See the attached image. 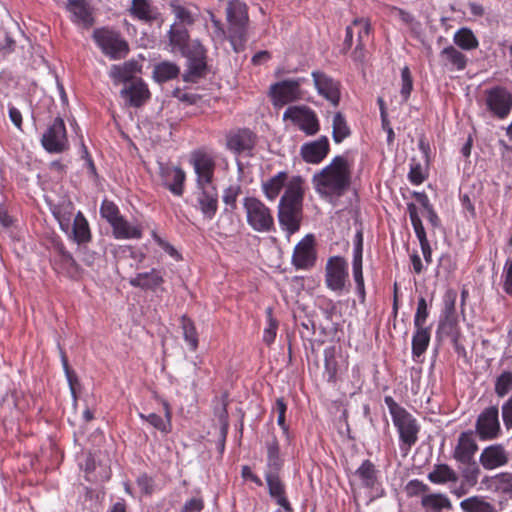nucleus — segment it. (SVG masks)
Masks as SVG:
<instances>
[{
	"label": "nucleus",
	"mask_w": 512,
	"mask_h": 512,
	"mask_svg": "<svg viewBox=\"0 0 512 512\" xmlns=\"http://www.w3.org/2000/svg\"><path fill=\"white\" fill-rule=\"evenodd\" d=\"M495 490L512 497V473L503 472L493 477Z\"/></svg>",
	"instance_id": "49"
},
{
	"label": "nucleus",
	"mask_w": 512,
	"mask_h": 512,
	"mask_svg": "<svg viewBox=\"0 0 512 512\" xmlns=\"http://www.w3.org/2000/svg\"><path fill=\"white\" fill-rule=\"evenodd\" d=\"M43 148L49 153H62L69 147L66 126L61 117H57L47 127L41 138Z\"/></svg>",
	"instance_id": "9"
},
{
	"label": "nucleus",
	"mask_w": 512,
	"mask_h": 512,
	"mask_svg": "<svg viewBox=\"0 0 512 512\" xmlns=\"http://www.w3.org/2000/svg\"><path fill=\"white\" fill-rule=\"evenodd\" d=\"M401 80H402V87H401L400 93H401V96L403 97V99L406 101L409 98L411 91L413 89L412 75H411V72H410V69L408 66H405L402 68Z\"/></svg>",
	"instance_id": "53"
},
{
	"label": "nucleus",
	"mask_w": 512,
	"mask_h": 512,
	"mask_svg": "<svg viewBox=\"0 0 512 512\" xmlns=\"http://www.w3.org/2000/svg\"><path fill=\"white\" fill-rule=\"evenodd\" d=\"M242 188L240 184H230L223 191L222 200L226 205L221 219L227 218L229 220V227L226 229L228 232H233L236 229V222L239 221L235 210L237 208V198L241 194ZM222 220H220L221 222Z\"/></svg>",
	"instance_id": "19"
},
{
	"label": "nucleus",
	"mask_w": 512,
	"mask_h": 512,
	"mask_svg": "<svg viewBox=\"0 0 512 512\" xmlns=\"http://www.w3.org/2000/svg\"><path fill=\"white\" fill-rule=\"evenodd\" d=\"M304 78L283 80L270 86V95L275 106H283L302 97L301 84Z\"/></svg>",
	"instance_id": "12"
},
{
	"label": "nucleus",
	"mask_w": 512,
	"mask_h": 512,
	"mask_svg": "<svg viewBox=\"0 0 512 512\" xmlns=\"http://www.w3.org/2000/svg\"><path fill=\"white\" fill-rule=\"evenodd\" d=\"M227 148L236 155L250 156L255 146V135L249 129H240L227 136Z\"/></svg>",
	"instance_id": "17"
},
{
	"label": "nucleus",
	"mask_w": 512,
	"mask_h": 512,
	"mask_svg": "<svg viewBox=\"0 0 512 512\" xmlns=\"http://www.w3.org/2000/svg\"><path fill=\"white\" fill-rule=\"evenodd\" d=\"M283 118L290 119L307 135H315L319 131V121L315 112L307 106H290Z\"/></svg>",
	"instance_id": "13"
},
{
	"label": "nucleus",
	"mask_w": 512,
	"mask_h": 512,
	"mask_svg": "<svg viewBox=\"0 0 512 512\" xmlns=\"http://www.w3.org/2000/svg\"><path fill=\"white\" fill-rule=\"evenodd\" d=\"M288 180V174L285 171H281L275 176L271 177L267 181L262 183V190L265 197L273 201L280 194L281 190L284 188Z\"/></svg>",
	"instance_id": "32"
},
{
	"label": "nucleus",
	"mask_w": 512,
	"mask_h": 512,
	"mask_svg": "<svg viewBox=\"0 0 512 512\" xmlns=\"http://www.w3.org/2000/svg\"><path fill=\"white\" fill-rule=\"evenodd\" d=\"M332 137L336 143H341L350 136L351 131L347 125L346 119L341 112H337L333 117Z\"/></svg>",
	"instance_id": "41"
},
{
	"label": "nucleus",
	"mask_w": 512,
	"mask_h": 512,
	"mask_svg": "<svg viewBox=\"0 0 512 512\" xmlns=\"http://www.w3.org/2000/svg\"><path fill=\"white\" fill-rule=\"evenodd\" d=\"M246 219L249 226L256 232H270L274 228L271 210L259 199L246 197L243 200Z\"/></svg>",
	"instance_id": "6"
},
{
	"label": "nucleus",
	"mask_w": 512,
	"mask_h": 512,
	"mask_svg": "<svg viewBox=\"0 0 512 512\" xmlns=\"http://www.w3.org/2000/svg\"><path fill=\"white\" fill-rule=\"evenodd\" d=\"M200 193L197 197V201L199 204V208L203 215L212 219L218 209V193L215 187H211L210 189L207 186L199 188Z\"/></svg>",
	"instance_id": "25"
},
{
	"label": "nucleus",
	"mask_w": 512,
	"mask_h": 512,
	"mask_svg": "<svg viewBox=\"0 0 512 512\" xmlns=\"http://www.w3.org/2000/svg\"><path fill=\"white\" fill-rule=\"evenodd\" d=\"M229 40L236 53L244 50L247 41V23L230 24Z\"/></svg>",
	"instance_id": "38"
},
{
	"label": "nucleus",
	"mask_w": 512,
	"mask_h": 512,
	"mask_svg": "<svg viewBox=\"0 0 512 512\" xmlns=\"http://www.w3.org/2000/svg\"><path fill=\"white\" fill-rule=\"evenodd\" d=\"M189 163L196 174L197 188H202L212 183L216 169V157L211 151L206 148L192 151Z\"/></svg>",
	"instance_id": "7"
},
{
	"label": "nucleus",
	"mask_w": 512,
	"mask_h": 512,
	"mask_svg": "<svg viewBox=\"0 0 512 512\" xmlns=\"http://www.w3.org/2000/svg\"><path fill=\"white\" fill-rule=\"evenodd\" d=\"M409 179L414 184H421L424 181L425 176L419 164L411 167Z\"/></svg>",
	"instance_id": "64"
},
{
	"label": "nucleus",
	"mask_w": 512,
	"mask_h": 512,
	"mask_svg": "<svg viewBox=\"0 0 512 512\" xmlns=\"http://www.w3.org/2000/svg\"><path fill=\"white\" fill-rule=\"evenodd\" d=\"M457 294L453 290H449L445 293L444 296V320H441L439 323L438 331L437 333L440 335L443 334H451L452 329L454 327V320L452 319L454 313H455V301H456Z\"/></svg>",
	"instance_id": "27"
},
{
	"label": "nucleus",
	"mask_w": 512,
	"mask_h": 512,
	"mask_svg": "<svg viewBox=\"0 0 512 512\" xmlns=\"http://www.w3.org/2000/svg\"><path fill=\"white\" fill-rule=\"evenodd\" d=\"M266 314L268 317V327L263 332V341L267 345H271L276 337V332L278 328V321L272 316V308L268 307L266 309Z\"/></svg>",
	"instance_id": "52"
},
{
	"label": "nucleus",
	"mask_w": 512,
	"mask_h": 512,
	"mask_svg": "<svg viewBox=\"0 0 512 512\" xmlns=\"http://www.w3.org/2000/svg\"><path fill=\"white\" fill-rule=\"evenodd\" d=\"M269 494L272 498L285 494V485L279 477V473H265Z\"/></svg>",
	"instance_id": "50"
},
{
	"label": "nucleus",
	"mask_w": 512,
	"mask_h": 512,
	"mask_svg": "<svg viewBox=\"0 0 512 512\" xmlns=\"http://www.w3.org/2000/svg\"><path fill=\"white\" fill-rule=\"evenodd\" d=\"M267 465L265 473H280L283 466V459L280 456L278 440L273 436L266 442Z\"/></svg>",
	"instance_id": "29"
},
{
	"label": "nucleus",
	"mask_w": 512,
	"mask_h": 512,
	"mask_svg": "<svg viewBox=\"0 0 512 512\" xmlns=\"http://www.w3.org/2000/svg\"><path fill=\"white\" fill-rule=\"evenodd\" d=\"M92 38L101 52L111 60L125 58L129 53L127 41L114 29L97 28L93 31Z\"/></svg>",
	"instance_id": "5"
},
{
	"label": "nucleus",
	"mask_w": 512,
	"mask_h": 512,
	"mask_svg": "<svg viewBox=\"0 0 512 512\" xmlns=\"http://www.w3.org/2000/svg\"><path fill=\"white\" fill-rule=\"evenodd\" d=\"M356 475L361 479L366 487H373L376 483L377 476L374 464L370 460H365L356 470Z\"/></svg>",
	"instance_id": "45"
},
{
	"label": "nucleus",
	"mask_w": 512,
	"mask_h": 512,
	"mask_svg": "<svg viewBox=\"0 0 512 512\" xmlns=\"http://www.w3.org/2000/svg\"><path fill=\"white\" fill-rule=\"evenodd\" d=\"M101 216L107 220V222L112 225L115 221H117L121 215L119 208L115 203L109 200H104L100 207Z\"/></svg>",
	"instance_id": "51"
},
{
	"label": "nucleus",
	"mask_w": 512,
	"mask_h": 512,
	"mask_svg": "<svg viewBox=\"0 0 512 512\" xmlns=\"http://www.w3.org/2000/svg\"><path fill=\"white\" fill-rule=\"evenodd\" d=\"M478 450V445L473 438L472 431L462 432L458 438L453 451V458L459 463H469L474 461V456Z\"/></svg>",
	"instance_id": "21"
},
{
	"label": "nucleus",
	"mask_w": 512,
	"mask_h": 512,
	"mask_svg": "<svg viewBox=\"0 0 512 512\" xmlns=\"http://www.w3.org/2000/svg\"><path fill=\"white\" fill-rule=\"evenodd\" d=\"M499 411L496 406L486 408L477 418L476 432L482 440L495 439L500 432Z\"/></svg>",
	"instance_id": "14"
},
{
	"label": "nucleus",
	"mask_w": 512,
	"mask_h": 512,
	"mask_svg": "<svg viewBox=\"0 0 512 512\" xmlns=\"http://www.w3.org/2000/svg\"><path fill=\"white\" fill-rule=\"evenodd\" d=\"M226 14L229 25L248 23L247 6L240 0H230L227 5Z\"/></svg>",
	"instance_id": "37"
},
{
	"label": "nucleus",
	"mask_w": 512,
	"mask_h": 512,
	"mask_svg": "<svg viewBox=\"0 0 512 512\" xmlns=\"http://www.w3.org/2000/svg\"><path fill=\"white\" fill-rule=\"evenodd\" d=\"M391 10L397 12L399 18L410 27L412 32H418V30L421 27V24L420 22L415 20L412 14L395 6L392 7Z\"/></svg>",
	"instance_id": "57"
},
{
	"label": "nucleus",
	"mask_w": 512,
	"mask_h": 512,
	"mask_svg": "<svg viewBox=\"0 0 512 512\" xmlns=\"http://www.w3.org/2000/svg\"><path fill=\"white\" fill-rule=\"evenodd\" d=\"M181 324L185 341L190 346V349L195 351L198 347V334L193 322L185 316H182Z\"/></svg>",
	"instance_id": "47"
},
{
	"label": "nucleus",
	"mask_w": 512,
	"mask_h": 512,
	"mask_svg": "<svg viewBox=\"0 0 512 512\" xmlns=\"http://www.w3.org/2000/svg\"><path fill=\"white\" fill-rule=\"evenodd\" d=\"M479 462L484 469L494 470L508 464L509 454L502 444H492L482 450Z\"/></svg>",
	"instance_id": "18"
},
{
	"label": "nucleus",
	"mask_w": 512,
	"mask_h": 512,
	"mask_svg": "<svg viewBox=\"0 0 512 512\" xmlns=\"http://www.w3.org/2000/svg\"><path fill=\"white\" fill-rule=\"evenodd\" d=\"M440 58L444 66L450 65L452 69L462 71L466 68L467 57L450 45L440 52Z\"/></svg>",
	"instance_id": "33"
},
{
	"label": "nucleus",
	"mask_w": 512,
	"mask_h": 512,
	"mask_svg": "<svg viewBox=\"0 0 512 512\" xmlns=\"http://www.w3.org/2000/svg\"><path fill=\"white\" fill-rule=\"evenodd\" d=\"M464 512H497L495 507L483 497L472 496L460 502Z\"/></svg>",
	"instance_id": "39"
},
{
	"label": "nucleus",
	"mask_w": 512,
	"mask_h": 512,
	"mask_svg": "<svg viewBox=\"0 0 512 512\" xmlns=\"http://www.w3.org/2000/svg\"><path fill=\"white\" fill-rule=\"evenodd\" d=\"M427 478L434 484L456 483L458 474L448 464H436Z\"/></svg>",
	"instance_id": "35"
},
{
	"label": "nucleus",
	"mask_w": 512,
	"mask_h": 512,
	"mask_svg": "<svg viewBox=\"0 0 512 512\" xmlns=\"http://www.w3.org/2000/svg\"><path fill=\"white\" fill-rule=\"evenodd\" d=\"M137 485L143 495H151L156 487L155 480L147 474H142L137 479Z\"/></svg>",
	"instance_id": "58"
},
{
	"label": "nucleus",
	"mask_w": 512,
	"mask_h": 512,
	"mask_svg": "<svg viewBox=\"0 0 512 512\" xmlns=\"http://www.w3.org/2000/svg\"><path fill=\"white\" fill-rule=\"evenodd\" d=\"M16 42L14 39L4 30H0V57L12 53L15 50Z\"/></svg>",
	"instance_id": "55"
},
{
	"label": "nucleus",
	"mask_w": 512,
	"mask_h": 512,
	"mask_svg": "<svg viewBox=\"0 0 512 512\" xmlns=\"http://www.w3.org/2000/svg\"><path fill=\"white\" fill-rule=\"evenodd\" d=\"M164 185L175 195L181 196L184 192L185 172L180 167H162Z\"/></svg>",
	"instance_id": "24"
},
{
	"label": "nucleus",
	"mask_w": 512,
	"mask_h": 512,
	"mask_svg": "<svg viewBox=\"0 0 512 512\" xmlns=\"http://www.w3.org/2000/svg\"><path fill=\"white\" fill-rule=\"evenodd\" d=\"M180 55L187 57L188 59V69L183 76L185 81L195 82L197 79L203 77L206 74V49L199 41H194L192 43L191 49L189 48L188 43L186 52Z\"/></svg>",
	"instance_id": "11"
},
{
	"label": "nucleus",
	"mask_w": 512,
	"mask_h": 512,
	"mask_svg": "<svg viewBox=\"0 0 512 512\" xmlns=\"http://www.w3.org/2000/svg\"><path fill=\"white\" fill-rule=\"evenodd\" d=\"M138 63L136 61H127L122 65H113L111 67L110 76L117 83H128L132 80H136L134 78V74L138 71Z\"/></svg>",
	"instance_id": "34"
},
{
	"label": "nucleus",
	"mask_w": 512,
	"mask_h": 512,
	"mask_svg": "<svg viewBox=\"0 0 512 512\" xmlns=\"http://www.w3.org/2000/svg\"><path fill=\"white\" fill-rule=\"evenodd\" d=\"M66 9L78 27L89 29L95 24L94 9L85 0H68Z\"/></svg>",
	"instance_id": "15"
},
{
	"label": "nucleus",
	"mask_w": 512,
	"mask_h": 512,
	"mask_svg": "<svg viewBox=\"0 0 512 512\" xmlns=\"http://www.w3.org/2000/svg\"><path fill=\"white\" fill-rule=\"evenodd\" d=\"M111 227L116 239H138L142 236L140 227L128 222L122 216Z\"/></svg>",
	"instance_id": "31"
},
{
	"label": "nucleus",
	"mask_w": 512,
	"mask_h": 512,
	"mask_svg": "<svg viewBox=\"0 0 512 512\" xmlns=\"http://www.w3.org/2000/svg\"><path fill=\"white\" fill-rule=\"evenodd\" d=\"M460 472L463 478V482L469 487H474L478 482V477L481 473L477 462L471 461L469 463L460 464Z\"/></svg>",
	"instance_id": "46"
},
{
	"label": "nucleus",
	"mask_w": 512,
	"mask_h": 512,
	"mask_svg": "<svg viewBox=\"0 0 512 512\" xmlns=\"http://www.w3.org/2000/svg\"><path fill=\"white\" fill-rule=\"evenodd\" d=\"M502 418L505 426L512 428V395L502 406Z\"/></svg>",
	"instance_id": "60"
},
{
	"label": "nucleus",
	"mask_w": 512,
	"mask_h": 512,
	"mask_svg": "<svg viewBox=\"0 0 512 512\" xmlns=\"http://www.w3.org/2000/svg\"><path fill=\"white\" fill-rule=\"evenodd\" d=\"M130 12L135 18L145 22L157 18V9L152 7L148 0H132Z\"/></svg>",
	"instance_id": "36"
},
{
	"label": "nucleus",
	"mask_w": 512,
	"mask_h": 512,
	"mask_svg": "<svg viewBox=\"0 0 512 512\" xmlns=\"http://www.w3.org/2000/svg\"><path fill=\"white\" fill-rule=\"evenodd\" d=\"M495 393L498 397L502 398L512 390V372H502L495 381Z\"/></svg>",
	"instance_id": "48"
},
{
	"label": "nucleus",
	"mask_w": 512,
	"mask_h": 512,
	"mask_svg": "<svg viewBox=\"0 0 512 512\" xmlns=\"http://www.w3.org/2000/svg\"><path fill=\"white\" fill-rule=\"evenodd\" d=\"M503 289L507 294L512 295V260L506 263Z\"/></svg>",
	"instance_id": "63"
},
{
	"label": "nucleus",
	"mask_w": 512,
	"mask_h": 512,
	"mask_svg": "<svg viewBox=\"0 0 512 512\" xmlns=\"http://www.w3.org/2000/svg\"><path fill=\"white\" fill-rule=\"evenodd\" d=\"M353 277L356 282L357 291L362 298L365 296L364 278L362 267H353Z\"/></svg>",
	"instance_id": "61"
},
{
	"label": "nucleus",
	"mask_w": 512,
	"mask_h": 512,
	"mask_svg": "<svg viewBox=\"0 0 512 512\" xmlns=\"http://www.w3.org/2000/svg\"><path fill=\"white\" fill-rule=\"evenodd\" d=\"M405 491L409 497H415L420 494L425 495L429 491V486L418 479H413L406 484Z\"/></svg>",
	"instance_id": "54"
},
{
	"label": "nucleus",
	"mask_w": 512,
	"mask_h": 512,
	"mask_svg": "<svg viewBox=\"0 0 512 512\" xmlns=\"http://www.w3.org/2000/svg\"><path fill=\"white\" fill-rule=\"evenodd\" d=\"M168 11L172 22L165 36V49L173 54H184L190 41L189 27L198 19L197 8L182 0H169Z\"/></svg>",
	"instance_id": "1"
},
{
	"label": "nucleus",
	"mask_w": 512,
	"mask_h": 512,
	"mask_svg": "<svg viewBox=\"0 0 512 512\" xmlns=\"http://www.w3.org/2000/svg\"><path fill=\"white\" fill-rule=\"evenodd\" d=\"M384 402L389 409L394 425L398 429L400 440L410 448L418 438L419 426L416 419L396 403L391 396H386Z\"/></svg>",
	"instance_id": "4"
},
{
	"label": "nucleus",
	"mask_w": 512,
	"mask_h": 512,
	"mask_svg": "<svg viewBox=\"0 0 512 512\" xmlns=\"http://www.w3.org/2000/svg\"><path fill=\"white\" fill-rule=\"evenodd\" d=\"M302 202L303 190L301 179L297 177L287 185L278 205V221L288 237L300 229Z\"/></svg>",
	"instance_id": "3"
},
{
	"label": "nucleus",
	"mask_w": 512,
	"mask_h": 512,
	"mask_svg": "<svg viewBox=\"0 0 512 512\" xmlns=\"http://www.w3.org/2000/svg\"><path fill=\"white\" fill-rule=\"evenodd\" d=\"M315 190L323 196L341 197L351 185V168L344 156H336L313 176Z\"/></svg>",
	"instance_id": "2"
},
{
	"label": "nucleus",
	"mask_w": 512,
	"mask_h": 512,
	"mask_svg": "<svg viewBox=\"0 0 512 512\" xmlns=\"http://www.w3.org/2000/svg\"><path fill=\"white\" fill-rule=\"evenodd\" d=\"M69 237L78 245L86 244L91 241L89 223L83 213L80 211L74 218L72 231Z\"/></svg>",
	"instance_id": "28"
},
{
	"label": "nucleus",
	"mask_w": 512,
	"mask_h": 512,
	"mask_svg": "<svg viewBox=\"0 0 512 512\" xmlns=\"http://www.w3.org/2000/svg\"><path fill=\"white\" fill-rule=\"evenodd\" d=\"M313 235H306L295 247L292 262L298 269H308L315 263Z\"/></svg>",
	"instance_id": "16"
},
{
	"label": "nucleus",
	"mask_w": 512,
	"mask_h": 512,
	"mask_svg": "<svg viewBox=\"0 0 512 512\" xmlns=\"http://www.w3.org/2000/svg\"><path fill=\"white\" fill-rule=\"evenodd\" d=\"M487 110L498 119H505L512 109V93L505 87L495 86L485 91Z\"/></svg>",
	"instance_id": "10"
},
{
	"label": "nucleus",
	"mask_w": 512,
	"mask_h": 512,
	"mask_svg": "<svg viewBox=\"0 0 512 512\" xmlns=\"http://www.w3.org/2000/svg\"><path fill=\"white\" fill-rule=\"evenodd\" d=\"M353 26L354 30L357 29L356 53L358 51L362 52L365 47V39L371 32V23L366 18H355L353 20Z\"/></svg>",
	"instance_id": "44"
},
{
	"label": "nucleus",
	"mask_w": 512,
	"mask_h": 512,
	"mask_svg": "<svg viewBox=\"0 0 512 512\" xmlns=\"http://www.w3.org/2000/svg\"><path fill=\"white\" fill-rule=\"evenodd\" d=\"M348 283V264L341 256H332L325 266V284L331 291L341 294Z\"/></svg>",
	"instance_id": "8"
},
{
	"label": "nucleus",
	"mask_w": 512,
	"mask_h": 512,
	"mask_svg": "<svg viewBox=\"0 0 512 512\" xmlns=\"http://www.w3.org/2000/svg\"><path fill=\"white\" fill-rule=\"evenodd\" d=\"M179 74V68L176 64L162 61V82L175 78Z\"/></svg>",
	"instance_id": "59"
},
{
	"label": "nucleus",
	"mask_w": 512,
	"mask_h": 512,
	"mask_svg": "<svg viewBox=\"0 0 512 512\" xmlns=\"http://www.w3.org/2000/svg\"><path fill=\"white\" fill-rule=\"evenodd\" d=\"M329 152V141L326 136H321L318 140L305 143L301 147V156L307 163H320Z\"/></svg>",
	"instance_id": "23"
},
{
	"label": "nucleus",
	"mask_w": 512,
	"mask_h": 512,
	"mask_svg": "<svg viewBox=\"0 0 512 512\" xmlns=\"http://www.w3.org/2000/svg\"><path fill=\"white\" fill-rule=\"evenodd\" d=\"M428 317L427 302L424 297L419 298L417 310L414 317V325L416 328L424 327V323Z\"/></svg>",
	"instance_id": "56"
},
{
	"label": "nucleus",
	"mask_w": 512,
	"mask_h": 512,
	"mask_svg": "<svg viewBox=\"0 0 512 512\" xmlns=\"http://www.w3.org/2000/svg\"><path fill=\"white\" fill-rule=\"evenodd\" d=\"M325 369L332 378L336 374V362L334 360V354L331 350H325Z\"/></svg>",
	"instance_id": "62"
},
{
	"label": "nucleus",
	"mask_w": 512,
	"mask_h": 512,
	"mask_svg": "<svg viewBox=\"0 0 512 512\" xmlns=\"http://www.w3.org/2000/svg\"><path fill=\"white\" fill-rule=\"evenodd\" d=\"M430 341V331L427 327L416 328L412 339V353L415 357H420L427 349Z\"/></svg>",
	"instance_id": "40"
},
{
	"label": "nucleus",
	"mask_w": 512,
	"mask_h": 512,
	"mask_svg": "<svg viewBox=\"0 0 512 512\" xmlns=\"http://www.w3.org/2000/svg\"><path fill=\"white\" fill-rule=\"evenodd\" d=\"M120 94L127 104L134 107L141 106L149 97L148 88L141 79L132 80L124 84Z\"/></svg>",
	"instance_id": "22"
},
{
	"label": "nucleus",
	"mask_w": 512,
	"mask_h": 512,
	"mask_svg": "<svg viewBox=\"0 0 512 512\" xmlns=\"http://www.w3.org/2000/svg\"><path fill=\"white\" fill-rule=\"evenodd\" d=\"M312 77L318 93L337 106L340 101V90L338 82L321 71H313Z\"/></svg>",
	"instance_id": "20"
},
{
	"label": "nucleus",
	"mask_w": 512,
	"mask_h": 512,
	"mask_svg": "<svg viewBox=\"0 0 512 512\" xmlns=\"http://www.w3.org/2000/svg\"><path fill=\"white\" fill-rule=\"evenodd\" d=\"M454 43L464 50L476 49L479 45L477 38L469 28H461L454 34Z\"/></svg>",
	"instance_id": "42"
},
{
	"label": "nucleus",
	"mask_w": 512,
	"mask_h": 512,
	"mask_svg": "<svg viewBox=\"0 0 512 512\" xmlns=\"http://www.w3.org/2000/svg\"><path fill=\"white\" fill-rule=\"evenodd\" d=\"M421 506L429 512H442V510L452 509L450 499L442 493H430L422 496Z\"/></svg>",
	"instance_id": "30"
},
{
	"label": "nucleus",
	"mask_w": 512,
	"mask_h": 512,
	"mask_svg": "<svg viewBox=\"0 0 512 512\" xmlns=\"http://www.w3.org/2000/svg\"><path fill=\"white\" fill-rule=\"evenodd\" d=\"M130 283L133 286L156 290L160 284V277L157 271L152 270L151 272L139 273L130 280Z\"/></svg>",
	"instance_id": "43"
},
{
	"label": "nucleus",
	"mask_w": 512,
	"mask_h": 512,
	"mask_svg": "<svg viewBox=\"0 0 512 512\" xmlns=\"http://www.w3.org/2000/svg\"><path fill=\"white\" fill-rule=\"evenodd\" d=\"M56 252V264L62 272L70 278L78 277L80 274V267L73 255L64 247L63 244H58L56 246Z\"/></svg>",
	"instance_id": "26"
}]
</instances>
